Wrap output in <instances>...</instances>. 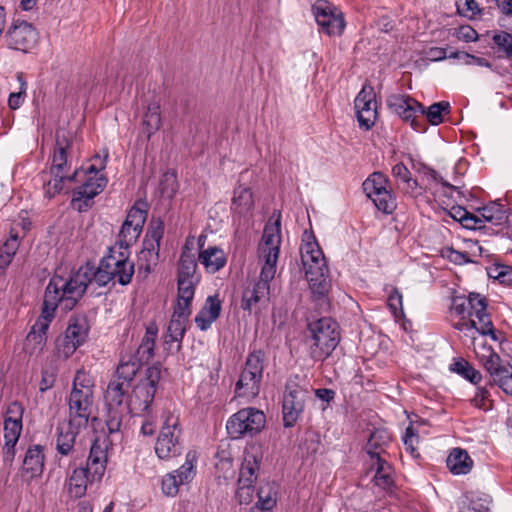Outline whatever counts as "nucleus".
Returning a JSON list of instances; mask_svg holds the SVG:
<instances>
[{"label":"nucleus","mask_w":512,"mask_h":512,"mask_svg":"<svg viewBox=\"0 0 512 512\" xmlns=\"http://www.w3.org/2000/svg\"><path fill=\"white\" fill-rule=\"evenodd\" d=\"M112 280H114L112 272L104 268L101 260L97 269L87 264L67 277L56 273L50 279L47 287L61 298V308L64 311H70L82 298L89 284L95 282L101 287L107 285Z\"/></svg>","instance_id":"obj_1"},{"label":"nucleus","mask_w":512,"mask_h":512,"mask_svg":"<svg viewBox=\"0 0 512 512\" xmlns=\"http://www.w3.org/2000/svg\"><path fill=\"white\" fill-rule=\"evenodd\" d=\"M68 421L77 427L87 428L90 421L96 420L97 406L94 396V381L84 371L75 374L72 389L67 397Z\"/></svg>","instance_id":"obj_2"},{"label":"nucleus","mask_w":512,"mask_h":512,"mask_svg":"<svg viewBox=\"0 0 512 512\" xmlns=\"http://www.w3.org/2000/svg\"><path fill=\"white\" fill-rule=\"evenodd\" d=\"M300 254L313 296L317 299H324L331 287L329 268L314 235L305 233Z\"/></svg>","instance_id":"obj_3"},{"label":"nucleus","mask_w":512,"mask_h":512,"mask_svg":"<svg viewBox=\"0 0 512 512\" xmlns=\"http://www.w3.org/2000/svg\"><path fill=\"white\" fill-rule=\"evenodd\" d=\"M308 333L305 344L310 357L315 361H323L329 357L340 342L338 325L329 317L309 323Z\"/></svg>","instance_id":"obj_4"},{"label":"nucleus","mask_w":512,"mask_h":512,"mask_svg":"<svg viewBox=\"0 0 512 512\" xmlns=\"http://www.w3.org/2000/svg\"><path fill=\"white\" fill-rule=\"evenodd\" d=\"M158 333V327L155 323H151L146 327V332L142 338L141 344L137 348L136 352L131 355H125L121 358L120 363L117 366L114 378L128 382L132 385V382L142 367V365L149 362L154 357L155 340Z\"/></svg>","instance_id":"obj_5"},{"label":"nucleus","mask_w":512,"mask_h":512,"mask_svg":"<svg viewBox=\"0 0 512 512\" xmlns=\"http://www.w3.org/2000/svg\"><path fill=\"white\" fill-rule=\"evenodd\" d=\"M61 307V298L46 287L42 310L28 333L24 349L30 355H39L47 342V330L55 317L57 307Z\"/></svg>","instance_id":"obj_6"},{"label":"nucleus","mask_w":512,"mask_h":512,"mask_svg":"<svg viewBox=\"0 0 512 512\" xmlns=\"http://www.w3.org/2000/svg\"><path fill=\"white\" fill-rule=\"evenodd\" d=\"M155 453L161 460H170L179 456L184 449L179 419L168 415L163 423L155 443Z\"/></svg>","instance_id":"obj_7"},{"label":"nucleus","mask_w":512,"mask_h":512,"mask_svg":"<svg viewBox=\"0 0 512 512\" xmlns=\"http://www.w3.org/2000/svg\"><path fill=\"white\" fill-rule=\"evenodd\" d=\"M164 234V222L161 219H152L149 223L143 248L138 256L139 272L146 275L151 273L159 261L160 242Z\"/></svg>","instance_id":"obj_8"},{"label":"nucleus","mask_w":512,"mask_h":512,"mask_svg":"<svg viewBox=\"0 0 512 512\" xmlns=\"http://www.w3.org/2000/svg\"><path fill=\"white\" fill-rule=\"evenodd\" d=\"M265 414L253 407H247L233 414L226 424L228 434L233 439L259 433L265 426Z\"/></svg>","instance_id":"obj_9"},{"label":"nucleus","mask_w":512,"mask_h":512,"mask_svg":"<svg viewBox=\"0 0 512 512\" xmlns=\"http://www.w3.org/2000/svg\"><path fill=\"white\" fill-rule=\"evenodd\" d=\"M309 390L295 382H288L282 400V413L284 427H293L302 415Z\"/></svg>","instance_id":"obj_10"},{"label":"nucleus","mask_w":512,"mask_h":512,"mask_svg":"<svg viewBox=\"0 0 512 512\" xmlns=\"http://www.w3.org/2000/svg\"><path fill=\"white\" fill-rule=\"evenodd\" d=\"M387 105L389 109L401 117L404 121L410 122L414 130L425 131L423 124L424 106L410 96L392 94L388 96Z\"/></svg>","instance_id":"obj_11"},{"label":"nucleus","mask_w":512,"mask_h":512,"mask_svg":"<svg viewBox=\"0 0 512 512\" xmlns=\"http://www.w3.org/2000/svg\"><path fill=\"white\" fill-rule=\"evenodd\" d=\"M387 184L388 178L383 173L374 172L363 182L362 187L379 211L391 214L396 208V202Z\"/></svg>","instance_id":"obj_12"},{"label":"nucleus","mask_w":512,"mask_h":512,"mask_svg":"<svg viewBox=\"0 0 512 512\" xmlns=\"http://www.w3.org/2000/svg\"><path fill=\"white\" fill-rule=\"evenodd\" d=\"M89 326L83 317H72L63 336L56 339V351L63 359L69 358L87 339Z\"/></svg>","instance_id":"obj_13"},{"label":"nucleus","mask_w":512,"mask_h":512,"mask_svg":"<svg viewBox=\"0 0 512 512\" xmlns=\"http://www.w3.org/2000/svg\"><path fill=\"white\" fill-rule=\"evenodd\" d=\"M313 13L322 32L329 36H339L345 28L342 13L327 1L320 0L313 5Z\"/></svg>","instance_id":"obj_14"},{"label":"nucleus","mask_w":512,"mask_h":512,"mask_svg":"<svg viewBox=\"0 0 512 512\" xmlns=\"http://www.w3.org/2000/svg\"><path fill=\"white\" fill-rule=\"evenodd\" d=\"M7 47L24 53L29 52L38 41V32L26 21H15L5 34Z\"/></svg>","instance_id":"obj_15"},{"label":"nucleus","mask_w":512,"mask_h":512,"mask_svg":"<svg viewBox=\"0 0 512 512\" xmlns=\"http://www.w3.org/2000/svg\"><path fill=\"white\" fill-rule=\"evenodd\" d=\"M103 266L121 285L131 282L134 274V263L129 260V252L123 249L110 248L109 254L102 259Z\"/></svg>","instance_id":"obj_16"},{"label":"nucleus","mask_w":512,"mask_h":512,"mask_svg":"<svg viewBox=\"0 0 512 512\" xmlns=\"http://www.w3.org/2000/svg\"><path fill=\"white\" fill-rule=\"evenodd\" d=\"M23 406L13 402L8 406L4 419V451L7 456L14 457V448L22 431Z\"/></svg>","instance_id":"obj_17"},{"label":"nucleus","mask_w":512,"mask_h":512,"mask_svg":"<svg viewBox=\"0 0 512 512\" xmlns=\"http://www.w3.org/2000/svg\"><path fill=\"white\" fill-rule=\"evenodd\" d=\"M107 185V179L103 176L89 177L81 186L75 189L72 199L74 208L78 211L88 210L93 199L101 193Z\"/></svg>","instance_id":"obj_18"},{"label":"nucleus","mask_w":512,"mask_h":512,"mask_svg":"<svg viewBox=\"0 0 512 512\" xmlns=\"http://www.w3.org/2000/svg\"><path fill=\"white\" fill-rule=\"evenodd\" d=\"M355 109L359 126L365 130H369L375 123L377 118L376 101L373 89L363 87L356 96Z\"/></svg>","instance_id":"obj_19"},{"label":"nucleus","mask_w":512,"mask_h":512,"mask_svg":"<svg viewBox=\"0 0 512 512\" xmlns=\"http://www.w3.org/2000/svg\"><path fill=\"white\" fill-rule=\"evenodd\" d=\"M281 214H277L265 225L262 240L258 247L259 256L270 255L279 257L281 246Z\"/></svg>","instance_id":"obj_20"},{"label":"nucleus","mask_w":512,"mask_h":512,"mask_svg":"<svg viewBox=\"0 0 512 512\" xmlns=\"http://www.w3.org/2000/svg\"><path fill=\"white\" fill-rule=\"evenodd\" d=\"M270 299V284L255 282L252 287H247L242 293L241 308L249 313L257 312L263 305L266 306Z\"/></svg>","instance_id":"obj_21"},{"label":"nucleus","mask_w":512,"mask_h":512,"mask_svg":"<svg viewBox=\"0 0 512 512\" xmlns=\"http://www.w3.org/2000/svg\"><path fill=\"white\" fill-rule=\"evenodd\" d=\"M154 397V390L138 383L127 397L125 409L132 415H142L148 411Z\"/></svg>","instance_id":"obj_22"},{"label":"nucleus","mask_w":512,"mask_h":512,"mask_svg":"<svg viewBox=\"0 0 512 512\" xmlns=\"http://www.w3.org/2000/svg\"><path fill=\"white\" fill-rule=\"evenodd\" d=\"M83 427L72 425L70 421L60 423L56 428V450L62 456H68L74 451L76 439Z\"/></svg>","instance_id":"obj_23"},{"label":"nucleus","mask_w":512,"mask_h":512,"mask_svg":"<svg viewBox=\"0 0 512 512\" xmlns=\"http://www.w3.org/2000/svg\"><path fill=\"white\" fill-rule=\"evenodd\" d=\"M222 301L218 294L210 295L198 314L195 316V323L201 331L208 330L221 313Z\"/></svg>","instance_id":"obj_24"},{"label":"nucleus","mask_w":512,"mask_h":512,"mask_svg":"<svg viewBox=\"0 0 512 512\" xmlns=\"http://www.w3.org/2000/svg\"><path fill=\"white\" fill-rule=\"evenodd\" d=\"M70 147V140L67 138L65 132H57L56 144L52 157V164L50 167L51 175L64 174L68 167L67 149Z\"/></svg>","instance_id":"obj_25"},{"label":"nucleus","mask_w":512,"mask_h":512,"mask_svg":"<svg viewBox=\"0 0 512 512\" xmlns=\"http://www.w3.org/2000/svg\"><path fill=\"white\" fill-rule=\"evenodd\" d=\"M128 382L120 381L116 378H112L105 391V401L108 407L124 408V401L127 402L129 391L131 389Z\"/></svg>","instance_id":"obj_26"},{"label":"nucleus","mask_w":512,"mask_h":512,"mask_svg":"<svg viewBox=\"0 0 512 512\" xmlns=\"http://www.w3.org/2000/svg\"><path fill=\"white\" fill-rule=\"evenodd\" d=\"M262 376V374L243 369L236 382V394L239 397H254L258 395Z\"/></svg>","instance_id":"obj_27"},{"label":"nucleus","mask_w":512,"mask_h":512,"mask_svg":"<svg viewBox=\"0 0 512 512\" xmlns=\"http://www.w3.org/2000/svg\"><path fill=\"white\" fill-rule=\"evenodd\" d=\"M262 376V374L243 369L236 382V394L239 397H254L258 395Z\"/></svg>","instance_id":"obj_28"},{"label":"nucleus","mask_w":512,"mask_h":512,"mask_svg":"<svg viewBox=\"0 0 512 512\" xmlns=\"http://www.w3.org/2000/svg\"><path fill=\"white\" fill-rule=\"evenodd\" d=\"M107 454L105 448L99 440H95L91 446L90 454L87 460V466L90 469L91 479L100 480L105 472Z\"/></svg>","instance_id":"obj_29"},{"label":"nucleus","mask_w":512,"mask_h":512,"mask_svg":"<svg viewBox=\"0 0 512 512\" xmlns=\"http://www.w3.org/2000/svg\"><path fill=\"white\" fill-rule=\"evenodd\" d=\"M198 259L206 271L211 274L218 272L227 262L224 251L216 246H209L201 250Z\"/></svg>","instance_id":"obj_30"},{"label":"nucleus","mask_w":512,"mask_h":512,"mask_svg":"<svg viewBox=\"0 0 512 512\" xmlns=\"http://www.w3.org/2000/svg\"><path fill=\"white\" fill-rule=\"evenodd\" d=\"M91 479L90 469L88 467H79L73 470L68 479V493L73 498H81L85 495L88 482H94Z\"/></svg>","instance_id":"obj_31"},{"label":"nucleus","mask_w":512,"mask_h":512,"mask_svg":"<svg viewBox=\"0 0 512 512\" xmlns=\"http://www.w3.org/2000/svg\"><path fill=\"white\" fill-rule=\"evenodd\" d=\"M448 469L454 475L468 474L473 467V460L466 450L454 448L450 452L446 460Z\"/></svg>","instance_id":"obj_32"},{"label":"nucleus","mask_w":512,"mask_h":512,"mask_svg":"<svg viewBox=\"0 0 512 512\" xmlns=\"http://www.w3.org/2000/svg\"><path fill=\"white\" fill-rule=\"evenodd\" d=\"M254 207L253 193L250 188L238 186L234 190L231 210L240 216L249 214Z\"/></svg>","instance_id":"obj_33"},{"label":"nucleus","mask_w":512,"mask_h":512,"mask_svg":"<svg viewBox=\"0 0 512 512\" xmlns=\"http://www.w3.org/2000/svg\"><path fill=\"white\" fill-rule=\"evenodd\" d=\"M391 436L384 429H378L371 433L365 450L371 460L382 458V453L385 452V447L390 443Z\"/></svg>","instance_id":"obj_34"},{"label":"nucleus","mask_w":512,"mask_h":512,"mask_svg":"<svg viewBox=\"0 0 512 512\" xmlns=\"http://www.w3.org/2000/svg\"><path fill=\"white\" fill-rule=\"evenodd\" d=\"M177 278L201 279V275L197 272L196 257L187 246H185L178 261Z\"/></svg>","instance_id":"obj_35"},{"label":"nucleus","mask_w":512,"mask_h":512,"mask_svg":"<svg viewBox=\"0 0 512 512\" xmlns=\"http://www.w3.org/2000/svg\"><path fill=\"white\" fill-rule=\"evenodd\" d=\"M259 470V461L254 454H247L242 462L238 483L254 485L257 480V472Z\"/></svg>","instance_id":"obj_36"},{"label":"nucleus","mask_w":512,"mask_h":512,"mask_svg":"<svg viewBox=\"0 0 512 512\" xmlns=\"http://www.w3.org/2000/svg\"><path fill=\"white\" fill-rule=\"evenodd\" d=\"M371 466L376 468L375 484L383 489H389L394 483L391 465L383 458H377L371 460Z\"/></svg>","instance_id":"obj_37"},{"label":"nucleus","mask_w":512,"mask_h":512,"mask_svg":"<svg viewBox=\"0 0 512 512\" xmlns=\"http://www.w3.org/2000/svg\"><path fill=\"white\" fill-rule=\"evenodd\" d=\"M44 466V454L40 445L30 447L25 455L23 467L31 475H37L42 472Z\"/></svg>","instance_id":"obj_38"},{"label":"nucleus","mask_w":512,"mask_h":512,"mask_svg":"<svg viewBox=\"0 0 512 512\" xmlns=\"http://www.w3.org/2000/svg\"><path fill=\"white\" fill-rule=\"evenodd\" d=\"M477 216L482 219V229L485 228V222L499 226L502 225L506 220L505 211L499 204L496 203H491L478 209Z\"/></svg>","instance_id":"obj_39"},{"label":"nucleus","mask_w":512,"mask_h":512,"mask_svg":"<svg viewBox=\"0 0 512 512\" xmlns=\"http://www.w3.org/2000/svg\"><path fill=\"white\" fill-rule=\"evenodd\" d=\"M450 215L453 219L459 221L466 229H482V219L476 214L469 212L464 207L453 206L450 210Z\"/></svg>","instance_id":"obj_40"},{"label":"nucleus","mask_w":512,"mask_h":512,"mask_svg":"<svg viewBox=\"0 0 512 512\" xmlns=\"http://www.w3.org/2000/svg\"><path fill=\"white\" fill-rule=\"evenodd\" d=\"M197 453L193 450L187 452L185 462L179 469L173 471L175 477H178V482L188 484L196 475Z\"/></svg>","instance_id":"obj_41"},{"label":"nucleus","mask_w":512,"mask_h":512,"mask_svg":"<svg viewBox=\"0 0 512 512\" xmlns=\"http://www.w3.org/2000/svg\"><path fill=\"white\" fill-rule=\"evenodd\" d=\"M161 126L160 105L151 103L148 105L143 118V131L150 138Z\"/></svg>","instance_id":"obj_42"},{"label":"nucleus","mask_w":512,"mask_h":512,"mask_svg":"<svg viewBox=\"0 0 512 512\" xmlns=\"http://www.w3.org/2000/svg\"><path fill=\"white\" fill-rule=\"evenodd\" d=\"M20 245L17 234H12L0 247V269H5L12 261Z\"/></svg>","instance_id":"obj_43"},{"label":"nucleus","mask_w":512,"mask_h":512,"mask_svg":"<svg viewBox=\"0 0 512 512\" xmlns=\"http://www.w3.org/2000/svg\"><path fill=\"white\" fill-rule=\"evenodd\" d=\"M482 361L485 370L490 374L493 381L502 373V370L510 366L509 362H504L500 356L492 350H489V355L484 356Z\"/></svg>","instance_id":"obj_44"},{"label":"nucleus","mask_w":512,"mask_h":512,"mask_svg":"<svg viewBox=\"0 0 512 512\" xmlns=\"http://www.w3.org/2000/svg\"><path fill=\"white\" fill-rule=\"evenodd\" d=\"M448 113H450V103L440 101L430 105L427 110L424 109L423 117L425 116L431 125H439L443 122V114ZM422 123L424 124V121Z\"/></svg>","instance_id":"obj_45"},{"label":"nucleus","mask_w":512,"mask_h":512,"mask_svg":"<svg viewBox=\"0 0 512 512\" xmlns=\"http://www.w3.org/2000/svg\"><path fill=\"white\" fill-rule=\"evenodd\" d=\"M146 203L137 201L132 208L128 211L126 222L132 224L136 230L142 231L143 225L147 218Z\"/></svg>","instance_id":"obj_46"},{"label":"nucleus","mask_w":512,"mask_h":512,"mask_svg":"<svg viewBox=\"0 0 512 512\" xmlns=\"http://www.w3.org/2000/svg\"><path fill=\"white\" fill-rule=\"evenodd\" d=\"M451 370L460 374L465 379L469 380L473 384H477L481 381V373L473 368L468 361L459 359L451 365Z\"/></svg>","instance_id":"obj_47"},{"label":"nucleus","mask_w":512,"mask_h":512,"mask_svg":"<svg viewBox=\"0 0 512 512\" xmlns=\"http://www.w3.org/2000/svg\"><path fill=\"white\" fill-rule=\"evenodd\" d=\"M188 321L171 317L167 328L166 342H181L187 327Z\"/></svg>","instance_id":"obj_48"},{"label":"nucleus","mask_w":512,"mask_h":512,"mask_svg":"<svg viewBox=\"0 0 512 512\" xmlns=\"http://www.w3.org/2000/svg\"><path fill=\"white\" fill-rule=\"evenodd\" d=\"M141 231L136 230L132 224L124 221L119 233V249L128 251L129 246L136 242Z\"/></svg>","instance_id":"obj_49"},{"label":"nucleus","mask_w":512,"mask_h":512,"mask_svg":"<svg viewBox=\"0 0 512 512\" xmlns=\"http://www.w3.org/2000/svg\"><path fill=\"white\" fill-rule=\"evenodd\" d=\"M260 259L264 260V264L261 268L258 282L264 284H270V281L274 279L276 274V266L278 262L277 256L264 255L259 256Z\"/></svg>","instance_id":"obj_50"},{"label":"nucleus","mask_w":512,"mask_h":512,"mask_svg":"<svg viewBox=\"0 0 512 512\" xmlns=\"http://www.w3.org/2000/svg\"><path fill=\"white\" fill-rule=\"evenodd\" d=\"M492 40L497 51L504 54V57L512 60V34L506 31L495 33Z\"/></svg>","instance_id":"obj_51"},{"label":"nucleus","mask_w":512,"mask_h":512,"mask_svg":"<svg viewBox=\"0 0 512 512\" xmlns=\"http://www.w3.org/2000/svg\"><path fill=\"white\" fill-rule=\"evenodd\" d=\"M124 410L125 408L108 407L106 426L110 435L120 433Z\"/></svg>","instance_id":"obj_52"},{"label":"nucleus","mask_w":512,"mask_h":512,"mask_svg":"<svg viewBox=\"0 0 512 512\" xmlns=\"http://www.w3.org/2000/svg\"><path fill=\"white\" fill-rule=\"evenodd\" d=\"M78 174L79 171L76 170L71 176H65L64 174L52 175L53 179L49 180L46 185V194H48L49 197H53L63 189L64 181H75Z\"/></svg>","instance_id":"obj_53"},{"label":"nucleus","mask_w":512,"mask_h":512,"mask_svg":"<svg viewBox=\"0 0 512 512\" xmlns=\"http://www.w3.org/2000/svg\"><path fill=\"white\" fill-rule=\"evenodd\" d=\"M200 279H186V278H177V297L184 299H192L195 295V289Z\"/></svg>","instance_id":"obj_54"},{"label":"nucleus","mask_w":512,"mask_h":512,"mask_svg":"<svg viewBox=\"0 0 512 512\" xmlns=\"http://www.w3.org/2000/svg\"><path fill=\"white\" fill-rule=\"evenodd\" d=\"M264 361L265 353L262 350H255L248 355L244 370L263 375Z\"/></svg>","instance_id":"obj_55"},{"label":"nucleus","mask_w":512,"mask_h":512,"mask_svg":"<svg viewBox=\"0 0 512 512\" xmlns=\"http://www.w3.org/2000/svg\"><path fill=\"white\" fill-rule=\"evenodd\" d=\"M469 312L468 317H476L477 314L486 311L487 303L485 297H482L478 293H470L468 296Z\"/></svg>","instance_id":"obj_56"},{"label":"nucleus","mask_w":512,"mask_h":512,"mask_svg":"<svg viewBox=\"0 0 512 512\" xmlns=\"http://www.w3.org/2000/svg\"><path fill=\"white\" fill-rule=\"evenodd\" d=\"M419 442V437L416 434L414 428L412 425H409L406 430L403 437V443L405 446L406 451L413 457L417 458L419 457V453L417 451V444Z\"/></svg>","instance_id":"obj_57"},{"label":"nucleus","mask_w":512,"mask_h":512,"mask_svg":"<svg viewBox=\"0 0 512 512\" xmlns=\"http://www.w3.org/2000/svg\"><path fill=\"white\" fill-rule=\"evenodd\" d=\"M475 318L477 319L475 329L476 333H479L481 335H491L492 338L495 340L496 336L494 334V326L486 311L477 314Z\"/></svg>","instance_id":"obj_58"},{"label":"nucleus","mask_w":512,"mask_h":512,"mask_svg":"<svg viewBox=\"0 0 512 512\" xmlns=\"http://www.w3.org/2000/svg\"><path fill=\"white\" fill-rule=\"evenodd\" d=\"M160 377H161L160 367L157 365H153V366L147 368L146 376L144 379H142L139 382V384L146 386V388L150 387L152 390H154V393H156L157 385L159 383Z\"/></svg>","instance_id":"obj_59"},{"label":"nucleus","mask_w":512,"mask_h":512,"mask_svg":"<svg viewBox=\"0 0 512 512\" xmlns=\"http://www.w3.org/2000/svg\"><path fill=\"white\" fill-rule=\"evenodd\" d=\"M258 503L253 508H259V512L269 511L276 504V499L271 495L270 490L266 492L264 487H260L258 490Z\"/></svg>","instance_id":"obj_60"},{"label":"nucleus","mask_w":512,"mask_h":512,"mask_svg":"<svg viewBox=\"0 0 512 512\" xmlns=\"http://www.w3.org/2000/svg\"><path fill=\"white\" fill-rule=\"evenodd\" d=\"M175 473H168L162 480V491L167 496H175L178 493L179 486L183 483L178 482V477Z\"/></svg>","instance_id":"obj_61"},{"label":"nucleus","mask_w":512,"mask_h":512,"mask_svg":"<svg viewBox=\"0 0 512 512\" xmlns=\"http://www.w3.org/2000/svg\"><path fill=\"white\" fill-rule=\"evenodd\" d=\"M503 392L512 396V366L506 367L502 373L493 381Z\"/></svg>","instance_id":"obj_62"},{"label":"nucleus","mask_w":512,"mask_h":512,"mask_svg":"<svg viewBox=\"0 0 512 512\" xmlns=\"http://www.w3.org/2000/svg\"><path fill=\"white\" fill-rule=\"evenodd\" d=\"M191 303L192 299H184L182 297H177V304L174 307L172 317L188 321L191 315Z\"/></svg>","instance_id":"obj_63"},{"label":"nucleus","mask_w":512,"mask_h":512,"mask_svg":"<svg viewBox=\"0 0 512 512\" xmlns=\"http://www.w3.org/2000/svg\"><path fill=\"white\" fill-rule=\"evenodd\" d=\"M388 307L395 317L403 315L402 294L397 288H393L388 296Z\"/></svg>","instance_id":"obj_64"}]
</instances>
